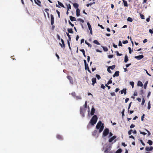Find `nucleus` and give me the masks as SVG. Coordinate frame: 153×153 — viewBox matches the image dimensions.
I'll return each mask as SVG.
<instances>
[{
	"label": "nucleus",
	"mask_w": 153,
	"mask_h": 153,
	"mask_svg": "<svg viewBox=\"0 0 153 153\" xmlns=\"http://www.w3.org/2000/svg\"><path fill=\"white\" fill-rule=\"evenodd\" d=\"M147 143H148L149 145L151 146L153 142L152 140H149L147 142Z\"/></svg>",
	"instance_id": "32"
},
{
	"label": "nucleus",
	"mask_w": 153,
	"mask_h": 153,
	"mask_svg": "<svg viewBox=\"0 0 153 153\" xmlns=\"http://www.w3.org/2000/svg\"><path fill=\"white\" fill-rule=\"evenodd\" d=\"M67 35L68 36V40L67 41H71V37L70 35L68 33H66Z\"/></svg>",
	"instance_id": "26"
},
{
	"label": "nucleus",
	"mask_w": 153,
	"mask_h": 153,
	"mask_svg": "<svg viewBox=\"0 0 153 153\" xmlns=\"http://www.w3.org/2000/svg\"><path fill=\"white\" fill-rule=\"evenodd\" d=\"M104 128V124L102 123L100 121H99L96 125V128L97 129H99V133H101L103 131Z\"/></svg>",
	"instance_id": "1"
},
{
	"label": "nucleus",
	"mask_w": 153,
	"mask_h": 153,
	"mask_svg": "<svg viewBox=\"0 0 153 153\" xmlns=\"http://www.w3.org/2000/svg\"><path fill=\"white\" fill-rule=\"evenodd\" d=\"M124 111H125V109H123V110L122 111V112H121L123 117V116L124 115Z\"/></svg>",
	"instance_id": "53"
},
{
	"label": "nucleus",
	"mask_w": 153,
	"mask_h": 153,
	"mask_svg": "<svg viewBox=\"0 0 153 153\" xmlns=\"http://www.w3.org/2000/svg\"><path fill=\"white\" fill-rule=\"evenodd\" d=\"M109 130L108 128L105 129L103 132L102 136L105 137L109 133Z\"/></svg>",
	"instance_id": "3"
},
{
	"label": "nucleus",
	"mask_w": 153,
	"mask_h": 153,
	"mask_svg": "<svg viewBox=\"0 0 153 153\" xmlns=\"http://www.w3.org/2000/svg\"><path fill=\"white\" fill-rule=\"evenodd\" d=\"M111 79H112V78H111V79L110 80H109V81L108 82H107V84L109 85V84H111L112 83V81L111 80Z\"/></svg>",
	"instance_id": "44"
},
{
	"label": "nucleus",
	"mask_w": 153,
	"mask_h": 153,
	"mask_svg": "<svg viewBox=\"0 0 153 153\" xmlns=\"http://www.w3.org/2000/svg\"><path fill=\"white\" fill-rule=\"evenodd\" d=\"M135 125L133 124H131L130 126V128H134V127H135Z\"/></svg>",
	"instance_id": "64"
},
{
	"label": "nucleus",
	"mask_w": 153,
	"mask_h": 153,
	"mask_svg": "<svg viewBox=\"0 0 153 153\" xmlns=\"http://www.w3.org/2000/svg\"><path fill=\"white\" fill-rule=\"evenodd\" d=\"M67 78L69 81L70 83L73 85L74 84V82L72 77L71 76L68 75L67 76Z\"/></svg>",
	"instance_id": "4"
},
{
	"label": "nucleus",
	"mask_w": 153,
	"mask_h": 153,
	"mask_svg": "<svg viewBox=\"0 0 153 153\" xmlns=\"http://www.w3.org/2000/svg\"><path fill=\"white\" fill-rule=\"evenodd\" d=\"M85 42L86 44L87 45H88L89 47H91V44L90 43H88V42H87L86 41H85Z\"/></svg>",
	"instance_id": "42"
},
{
	"label": "nucleus",
	"mask_w": 153,
	"mask_h": 153,
	"mask_svg": "<svg viewBox=\"0 0 153 153\" xmlns=\"http://www.w3.org/2000/svg\"><path fill=\"white\" fill-rule=\"evenodd\" d=\"M72 96L75 98L76 96V94L75 92H73L71 93Z\"/></svg>",
	"instance_id": "35"
},
{
	"label": "nucleus",
	"mask_w": 153,
	"mask_h": 153,
	"mask_svg": "<svg viewBox=\"0 0 153 153\" xmlns=\"http://www.w3.org/2000/svg\"><path fill=\"white\" fill-rule=\"evenodd\" d=\"M113 55H109L108 56V57L109 58H111L113 57Z\"/></svg>",
	"instance_id": "58"
},
{
	"label": "nucleus",
	"mask_w": 153,
	"mask_h": 153,
	"mask_svg": "<svg viewBox=\"0 0 153 153\" xmlns=\"http://www.w3.org/2000/svg\"><path fill=\"white\" fill-rule=\"evenodd\" d=\"M73 6L75 8H78V7H79V4L76 3H74L73 4Z\"/></svg>",
	"instance_id": "22"
},
{
	"label": "nucleus",
	"mask_w": 153,
	"mask_h": 153,
	"mask_svg": "<svg viewBox=\"0 0 153 153\" xmlns=\"http://www.w3.org/2000/svg\"><path fill=\"white\" fill-rule=\"evenodd\" d=\"M93 42L94 43L97 44V45H100V44L99 43V42L97 40H95Z\"/></svg>",
	"instance_id": "28"
},
{
	"label": "nucleus",
	"mask_w": 153,
	"mask_h": 153,
	"mask_svg": "<svg viewBox=\"0 0 153 153\" xmlns=\"http://www.w3.org/2000/svg\"><path fill=\"white\" fill-rule=\"evenodd\" d=\"M130 84L132 86V87L133 88L134 85V82H130Z\"/></svg>",
	"instance_id": "48"
},
{
	"label": "nucleus",
	"mask_w": 153,
	"mask_h": 153,
	"mask_svg": "<svg viewBox=\"0 0 153 153\" xmlns=\"http://www.w3.org/2000/svg\"><path fill=\"white\" fill-rule=\"evenodd\" d=\"M98 119V118L96 115H94L91 119L89 123L92 126H94L96 123Z\"/></svg>",
	"instance_id": "2"
},
{
	"label": "nucleus",
	"mask_w": 153,
	"mask_h": 153,
	"mask_svg": "<svg viewBox=\"0 0 153 153\" xmlns=\"http://www.w3.org/2000/svg\"><path fill=\"white\" fill-rule=\"evenodd\" d=\"M80 15V10L79 8H77L76 10V15L79 16Z\"/></svg>",
	"instance_id": "12"
},
{
	"label": "nucleus",
	"mask_w": 153,
	"mask_h": 153,
	"mask_svg": "<svg viewBox=\"0 0 153 153\" xmlns=\"http://www.w3.org/2000/svg\"><path fill=\"white\" fill-rule=\"evenodd\" d=\"M129 50V52L130 54H131V49L130 47H129L128 48Z\"/></svg>",
	"instance_id": "52"
},
{
	"label": "nucleus",
	"mask_w": 153,
	"mask_h": 153,
	"mask_svg": "<svg viewBox=\"0 0 153 153\" xmlns=\"http://www.w3.org/2000/svg\"><path fill=\"white\" fill-rule=\"evenodd\" d=\"M35 3L39 6H41V1L39 0H34Z\"/></svg>",
	"instance_id": "10"
},
{
	"label": "nucleus",
	"mask_w": 153,
	"mask_h": 153,
	"mask_svg": "<svg viewBox=\"0 0 153 153\" xmlns=\"http://www.w3.org/2000/svg\"><path fill=\"white\" fill-rule=\"evenodd\" d=\"M84 62L85 63V70H86V60L85 59L84 60Z\"/></svg>",
	"instance_id": "45"
},
{
	"label": "nucleus",
	"mask_w": 153,
	"mask_h": 153,
	"mask_svg": "<svg viewBox=\"0 0 153 153\" xmlns=\"http://www.w3.org/2000/svg\"><path fill=\"white\" fill-rule=\"evenodd\" d=\"M145 102V99L144 98H143L142 99V102L141 103V105H143L144 104Z\"/></svg>",
	"instance_id": "46"
},
{
	"label": "nucleus",
	"mask_w": 153,
	"mask_h": 153,
	"mask_svg": "<svg viewBox=\"0 0 153 153\" xmlns=\"http://www.w3.org/2000/svg\"><path fill=\"white\" fill-rule=\"evenodd\" d=\"M96 77L98 79H100L101 78L100 76V75H98V74H96Z\"/></svg>",
	"instance_id": "47"
},
{
	"label": "nucleus",
	"mask_w": 153,
	"mask_h": 153,
	"mask_svg": "<svg viewBox=\"0 0 153 153\" xmlns=\"http://www.w3.org/2000/svg\"><path fill=\"white\" fill-rule=\"evenodd\" d=\"M51 25H53L54 23V18L53 16V15L51 14Z\"/></svg>",
	"instance_id": "7"
},
{
	"label": "nucleus",
	"mask_w": 153,
	"mask_h": 153,
	"mask_svg": "<svg viewBox=\"0 0 153 153\" xmlns=\"http://www.w3.org/2000/svg\"><path fill=\"white\" fill-rule=\"evenodd\" d=\"M110 150V149L109 148H107L104 151L105 153H108L109 152Z\"/></svg>",
	"instance_id": "33"
},
{
	"label": "nucleus",
	"mask_w": 153,
	"mask_h": 153,
	"mask_svg": "<svg viewBox=\"0 0 153 153\" xmlns=\"http://www.w3.org/2000/svg\"><path fill=\"white\" fill-rule=\"evenodd\" d=\"M118 45L119 46H122V44L121 42L120 41L119 42Z\"/></svg>",
	"instance_id": "51"
},
{
	"label": "nucleus",
	"mask_w": 153,
	"mask_h": 153,
	"mask_svg": "<svg viewBox=\"0 0 153 153\" xmlns=\"http://www.w3.org/2000/svg\"><path fill=\"white\" fill-rule=\"evenodd\" d=\"M110 68H109V67L107 69L108 71L110 73H111L112 72L111 70L110 69Z\"/></svg>",
	"instance_id": "63"
},
{
	"label": "nucleus",
	"mask_w": 153,
	"mask_h": 153,
	"mask_svg": "<svg viewBox=\"0 0 153 153\" xmlns=\"http://www.w3.org/2000/svg\"><path fill=\"white\" fill-rule=\"evenodd\" d=\"M116 137V136H114L110 138L108 140L109 142H111L114 139H115Z\"/></svg>",
	"instance_id": "9"
},
{
	"label": "nucleus",
	"mask_w": 153,
	"mask_h": 153,
	"mask_svg": "<svg viewBox=\"0 0 153 153\" xmlns=\"http://www.w3.org/2000/svg\"><path fill=\"white\" fill-rule=\"evenodd\" d=\"M85 111L84 109L83 108H80V114H82V113H84V112Z\"/></svg>",
	"instance_id": "30"
},
{
	"label": "nucleus",
	"mask_w": 153,
	"mask_h": 153,
	"mask_svg": "<svg viewBox=\"0 0 153 153\" xmlns=\"http://www.w3.org/2000/svg\"><path fill=\"white\" fill-rule=\"evenodd\" d=\"M122 152L121 149H119L115 153H121Z\"/></svg>",
	"instance_id": "37"
},
{
	"label": "nucleus",
	"mask_w": 153,
	"mask_h": 153,
	"mask_svg": "<svg viewBox=\"0 0 153 153\" xmlns=\"http://www.w3.org/2000/svg\"><path fill=\"white\" fill-rule=\"evenodd\" d=\"M140 17L142 19H145L144 16L143 15L140 13Z\"/></svg>",
	"instance_id": "43"
},
{
	"label": "nucleus",
	"mask_w": 153,
	"mask_h": 153,
	"mask_svg": "<svg viewBox=\"0 0 153 153\" xmlns=\"http://www.w3.org/2000/svg\"><path fill=\"white\" fill-rule=\"evenodd\" d=\"M133 131L132 130H130L128 131V134L129 135H130L131 134V132L132 131Z\"/></svg>",
	"instance_id": "62"
},
{
	"label": "nucleus",
	"mask_w": 153,
	"mask_h": 153,
	"mask_svg": "<svg viewBox=\"0 0 153 153\" xmlns=\"http://www.w3.org/2000/svg\"><path fill=\"white\" fill-rule=\"evenodd\" d=\"M78 20V21H79L80 22H81L82 23L84 22V21L82 19H79Z\"/></svg>",
	"instance_id": "50"
},
{
	"label": "nucleus",
	"mask_w": 153,
	"mask_h": 153,
	"mask_svg": "<svg viewBox=\"0 0 153 153\" xmlns=\"http://www.w3.org/2000/svg\"><path fill=\"white\" fill-rule=\"evenodd\" d=\"M140 141L143 146H145V144L143 143L142 140H140Z\"/></svg>",
	"instance_id": "54"
},
{
	"label": "nucleus",
	"mask_w": 153,
	"mask_h": 153,
	"mask_svg": "<svg viewBox=\"0 0 153 153\" xmlns=\"http://www.w3.org/2000/svg\"><path fill=\"white\" fill-rule=\"evenodd\" d=\"M148 81H147L146 82L144 85V88L145 89H146V88L147 85L148 83Z\"/></svg>",
	"instance_id": "36"
},
{
	"label": "nucleus",
	"mask_w": 153,
	"mask_h": 153,
	"mask_svg": "<svg viewBox=\"0 0 153 153\" xmlns=\"http://www.w3.org/2000/svg\"><path fill=\"white\" fill-rule=\"evenodd\" d=\"M111 95L112 96H114L115 95V93L114 92H111Z\"/></svg>",
	"instance_id": "57"
},
{
	"label": "nucleus",
	"mask_w": 153,
	"mask_h": 153,
	"mask_svg": "<svg viewBox=\"0 0 153 153\" xmlns=\"http://www.w3.org/2000/svg\"><path fill=\"white\" fill-rule=\"evenodd\" d=\"M97 134V130H95L92 132V135L93 136H96Z\"/></svg>",
	"instance_id": "16"
},
{
	"label": "nucleus",
	"mask_w": 153,
	"mask_h": 153,
	"mask_svg": "<svg viewBox=\"0 0 153 153\" xmlns=\"http://www.w3.org/2000/svg\"><path fill=\"white\" fill-rule=\"evenodd\" d=\"M144 57V56L143 55H139L138 56H135L134 58L138 59V60H140L141 59L143 58Z\"/></svg>",
	"instance_id": "6"
},
{
	"label": "nucleus",
	"mask_w": 153,
	"mask_h": 153,
	"mask_svg": "<svg viewBox=\"0 0 153 153\" xmlns=\"http://www.w3.org/2000/svg\"><path fill=\"white\" fill-rule=\"evenodd\" d=\"M131 103H132V102H131L129 104V105H128V111H129V108H130L131 106Z\"/></svg>",
	"instance_id": "49"
},
{
	"label": "nucleus",
	"mask_w": 153,
	"mask_h": 153,
	"mask_svg": "<svg viewBox=\"0 0 153 153\" xmlns=\"http://www.w3.org/2000/svg\"><path fill=\"white\" fill-rule=\"evenodd\" d=\"M128 42V41L127 40H125V41H123V44H127Z\"/></svg>",
	"instance_id": "56"
},
{
	"label": "nucleus",
	"mask_w": 153,
	"mask_h": 153,
	"mask_svg": "<svg viewBox=\"0 0 153 153\" xmlns=\"http://www.w3.org/2000/svg\"><path fill=\"white\" fill-rule=\"evenodd\" d=\"M102 48L104 51L106 52L108 51V49L106 47L103 46L102 47Z\"/></svg>",
	"instance_id": "39"
},
{
	"label": "nucleus",
	"mask_w": 153,
	"mask_h": 153,
	"mask_svg": "<svg viewBox=\"0 0 153 153\" xmlns=\"http://www.w3.org/2000/svg\"><path fill=\"white\" fill-rule=\"evenodd\" d=\"M119 71H116L114 74L113 75V77L118 76H119Z\"/></svg>",
	"instance_id": "11"
},
{
	"label": "nucleus",
	"mask_w": 153,
	"mask_h": 153,
	"mask_svg": "<svg viewBox=\"0 0 153 153\" xmlns=\"http://www.w3.org/2000/svg\"><path fill=\"white\" fill-rule=\"evenodd\" d=\"M144 70L146 72V73L149 76H151V75L150 74H149V73L146 70V69H144Z\"/></svg>",
	"instance_id": "60"
},
{
	"label": "nucleus",
	"mask_w": 153,
	"mask_h": 153,
	"mask_svg": "<svg viewBox=\"0 0 153 153\" xmlns=\"http://www.w3.org/2000/svg\"><path fill=\"white\" fill-rule=\"evenodd\" d=\"M67 6V10L68 11L69 10L71 9V6L70 4H66Z\"/></svg>",
	"instance_id": "21"
},
{
	"label": "nucleus",
	"mask_w": 153,
	"mask_h": 153,
	"mask_svg": "<svg viewBox=\"0 0 153 153\" xmlns=\"http://www.w3.org/2000/svg\"><path fill=\"white\" fill-rule=\"evenodd\" d=\"M145 149L146 151L149 152L153 149V147L152 146H150V147H147L145 148Z\"/></svg>",
	"instance_id": "5"
},
{
	"label": "nucleus",
	"mask_w": 153,
	"mask_h": 153,
	"mask_svg": "<svg viewBox=\"0 0 153 153\" xmlns=\"http://www.w3.org/2000/svg\"><path fill=\"white\" fill-rule=\"evenodd\" d=\"M67 30L68 33H74L73 29L72 28H68V29Z\"/></svg>",
	"instance_id": "19"
},
{
	"label": "nucleus",
	"mask_w": 153,
	"mask_h": 153,
	"mask_svg": "<svg viewBox=\"0 0 153 153\" xmlns=\"http://www.w3.org/2000/svg\"><path fill=\"white\" fill-rule=\"evenodd\" d=\"M98 26L99 27H100L102 29H104V28L102 25H100L99 24H98Z\"/></svg>",
	"instance_id": "59"
},
{
	"label": "nucleus",
	"mask_w": 153,
	"mask_h": 153,
	"mask_svg": "<svg viewBox=\"0 0 153 153\" xmlns=\"http://www.w3.org/2000/svg\"><path fill=\"white\" fill-rule=\"evenodd\" d=\"M128 59L127 55H126L125 56L124 62H127L128 61Z\"/></svg>",
	"instance_id": "24"
},
{
	"label": "nucleus",
	"mask_w": 153,
	"mask_h": 153,
	"mask_svg": "<svg viewBox=\"0 0 153 153\" xmlns=\"http://www.w3.org/2000/svg\"><path fill=\"white\" fill-rule=\"evenodd\" d=\"M137 85L139 86H142L143 85V84L141 82L139 81L137 83Z\"/></svg>",
	"instance_id": "23"
},
{
	"label": "nucleus",
	"mask_w": 153,
	"mask_h": 153,
	"mask_svg": "<svg viewBox=\"0 0 153 153\" xmlns=\"http://www.w3.org/2000/svg\"><path fill=\"white\" fill-rule=\"evenodd\" d=\"M80 51L82 53L84 56L85 57H86V56L85 55V51L84 50V49H80Z\"/></svg>",
	"instance_id": "20"
},
{
	"label": "nucleus",
	"mask_w": 153,
	"mask_h": 153,
	"mask_svg": "<svg viewBox=\"0 0 153 153\" xmlns=\"http://www.w3.org/2000/svg\"><path fill=\"white\" fill-rule=\"evenodd\" d=\"M74 98L76 100H80L82 99V97L80 96H76Z\"/></svg>",
	"instance_id": "27"
},
{
	"label": "nucleus",
	"mask_w": 153,
	"mask_h": 153,
	"mask_svg": "<svg viewBox=\"0 0 153 153\" xmlns=\"http://www.w3.org/2000/svg\"><path fill=\"white\" fill-rule=\"evenodd\" d=\"M123 5L124 7H127L128 6L127 2L126 1H125L123 2Z\"/></svg>",
	"instance_id": "29"
},
{
	"label": "nucleus",
	"mask_w": 153,
	"mask_h": 153,
	"mask_svg": "<svg viewBox=\"0 0 153 153\" xmlns=\"http://www.w3.org/2000/svg\"><path fill=\"white\" fill-rule=\"evenodd\" d=\"M92 85L94 86V84L97 83L96 82V78H93L92 79Z\"/></svg>",
	"instance_id": "8"
},
{
	"label": "nucleus",
	"mask_w": 153,
	"mask_h": 153,
	"mask_svg": "<svg viewBox=\"0 0 153 153\" xmlns=\"http://www.w3.org/2000/svg\"><path fill=\"white\" fill-rule=\"evenodd\" d=\"M108 67H109V68H110L112 70H113V69H114V68H115V65H113L112 66H110Z\"/></svg>",
	"instance_id": "34"
},
{
	"label": "nucleus",
	"mask_w": 153,
	"mask_h": 153,
	"mask_svg": "<svg viewBox=\"0 0 153 153\" xmlns=\"http://www.w3.org/2000/svg\"><path fill=\"white\" fill-rule=\"evenodd\" d=\"M56 137L59 140H62L63 139L62 137L60 135H59V134L57 135L56 136Z\"/></svg>",
	"instance_id": "17"
},
{
	"label": "nucleus",
	"mask_w": 153,
	"mask_h": 153,
	"mask_svg": "<svg viewBox=\"0 0 153 153\" xmlns=\"http://www.w3.org/2000/svg\"><path fill=\"white\" fill-rule=\"evenodd\" d=\"M150 108H151L150 102V101H149L148 103V109L149 110L150 109Z\"/></svg>",
	"instance_id": "38"
},
{
	"label": "nucleus",
	"mask_w": 153,
	"mask_h": 153,
	"mask_svg": "<svg viewBox=\"0 0 153 153\" xmlns=\"http://www.w3.org/2000/svg\"><path fill=\"white\" fill-rule=\"evenodd\" d=\"M87 25L88 26V28H89V30H92V28L91 27V25H90V23L89 22H87Z\"/></svg>",
	"instance_id": "31"
},
{
	"label": "nucleus",
	"mask_w": 153,
	"mask_h": 153,
	"mask_svg": "<svg viewBox=\"0 0 153 153\" xmlns=\"http://www.w3.org/2000/svg\"><path fill=\"white\" fill-rule=\"evenodd\" d=\"M68 22L69 23V24L72 27H73L74 26V24H72L71 22H70V20H69L68 21Z\"/></svg>",
	"instance_id": "55"
},
{
	"label": "nucleus",
	"mask_w": 153,
	"mask_h": 153,
	"mask_svg": "<svg viewBox=\"0 0 153 153\" xmlns=\"http://www.w3.org/2000/svg\"><path fill=\"white\" fill-rule=\"evenodd\" d=\"M70 20H71V21H76V18L72 16H70Z\"/></svg>",
	"instance_id": "15"
},
{
	"label": "nucleus",
	"mask_w": 153,
	"mask_h": 153,
	"mask_svg": "<svg viewBox=\"0 0 153 153\" xmlns=\"http://www.w3.org/2000/svg\"><path fill=\"white\" fill-rule=\"evenodd\" d=\"M115 52L116 53L117 55L118 56H121L123 55L122 54L119 53L118 51H116Z\"/></svg>",
	"instance_id": "40"
},
{
	"label": "nucleus",
	"mask_w": 153,
	"mask_h": 153,
	"mask_svg": "<svg viewBox=\"0 0 153 153\" xmlns=\"http://www.w3.org/2000/svg\"><path fill=\"white\" fill-rule=\"evenodd\" d=\"M95 111V109L94 107H92L91 108V115H93L94 114Z\"/></svg>",
	"instance_id": "14"
},
{
	"label": "nucleus",
	"mask_w": 153,
	"mask_h": 153,
	"mask_svg": "<svg viewBox=\"0 0 153 153\" xmlns=\"http://www.w3.org/2000/svg\"><path fill=\"white\" fill-rule=\"evenodd\" d=\"M140 133L141 134H143V135H146V133H145V132H141L140 131Z\"/></svg>",
	"instance_id": "61"
},
{
	"label": "nucleus",
	"mask_w": 153,
	"mask_h": 153,
	"mask_svg": "<svg viewBox=\"0 0 153 153\" xmlns=\"http://www.w3.org/2000/svg\"><path fill=\"white\" fill-rule=\"evenodd\" d=\"M120 93L121 94H123V93L124 94H126V89H123L122 90L120 91Z\"/></svg>",
	"instance_id": "13"
},
{
	"label": "nucleus",
	"mask_w": 153,
	"mask_h": 153,
	"mask_svg": "<svg viewBox=\"0 0 153 153\" xmlns=\"http://www.w3.org/2000/svg\"><path fill=\"white\" fill-rule=\"evenodd\" d=\"M61 40L62 43V45L61 43H60V45L62 48V46H63V47L64 48L65 46V44L64 42V40L62 39H61Z\"/></svg>",
	"instance_id": "18"
},
{
	"label": "nucleus",
	"mask_w": 153,
	"mask_h": 153,
	"mask_svg": "<svg viewBox=\"0 0 153 153\" xmlns=\"http://www.w3.org/2000/svg\"><path fill=\"white\" fill-rule=\"evenodd\" d=\"M127 21L129 22H132L133 20L131 18L129 17L128 18Z\"/></svg>",
	"instance_id": "41"
},
{
	"label": "nucleus",
	"mask_w": 153,
	"mask_h": 153,
	"mask_svg": "<svg viewBox=\"0 0 153 153\" xmlns=\"http://www.w3.org/2000/svg\"><path fill=\"white\" fill-rule=\"evenodd\" d=\"M58 3L59 5L60 6H61L62 7H63V8L65 7V6L63 5V4L62 3L60 2V1H58Z\"/></svg>",
	"instance_id": "25"
}]
</instances>
